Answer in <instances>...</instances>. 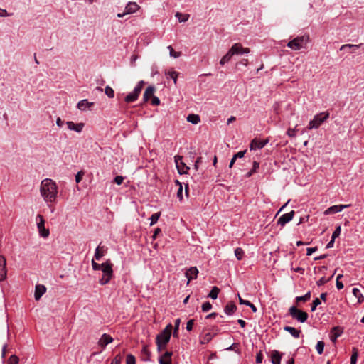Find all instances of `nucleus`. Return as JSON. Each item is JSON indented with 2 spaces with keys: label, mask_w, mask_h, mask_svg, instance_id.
Returning a JSON list of instances; mask_svg holds the SVG:
<instances>
[{
  "label": "nucleus",
  "mask_w": 364,
  "mask_h": 364,
  "mask_svg": "<svg viewBox=\"0 0 364 364\" xmlns=\"http://www.w3.org/2000/svg\"><path fill=\"white\" fill-rule=\"evenodd\" d=\"M40 192L45 201L54 203L58 193V186L54 181L46 178L41 183Z\"/></svg>",
  "instance_id": "1"
},
{
  "label": "nucleus",
  "mask_w": 364,
  "mask_h": 364,
  "mask_svg": "<svg viewBox=\"0 0 364 364\" xmlns=\"http://www.w3.org/2000/svg\"><path fill=\"white\" fill-rule=\"evenodd\" d=\"M309 41V35H303L297 36L289 41L287 46L293 50H299L306 47V43Z\"/></svg>",
  "instance_id": "2"
},
{
  "label": "nucleus",
  "mask_w": 364,
  "mask_h": 364,
  "mask_svg": "<svg viewBox=\"0 0 364 364\" xmlns=\"http://www.w3.org/2000/svg\"><path fill=\"white\" fill-rule=\"evenodd\" d=\"M330 117L328 112H323L316 114L312 120L309 122V129H318L322 123L326 121Z\"/></svg>",
  "instance_id": "3"
},
{
  "label": "nucleus",
  "mask_w": 364,
  "mask_h": 364,
  "mask_svg": "<svg viewBox=\"0 0 364 364\" xmlns=\"http://www.w3.org/2000/svg\"><path fill=\"white\" fill-rule=\"evenodd\" d=\"M288 313L293 318L297 320L300 323L306 322L309 317L306 312L297 309L294 306H292L289 309Z\"/></svg>",
  "instance_id": "4"
},
{
  "label": "nucleus",
  "mask_w": 364,
  "mask_h": 364,
  "mask_svg": "<svg viewBox=\"0 0 364 364\" xmlns=\"http://www.w3.org/2000/svg\"><path fill=\"white\" fill-rule=\"evenodd\" d=\"M145 82L144 80H140L136 87H134V90L129 93L124 98V101L127 103H131L135 102L138 97L139 94L141 93L143 87L144 85Z\"/></svg>",
  "instance_id": "5"
},
{
  "label": "nucleus",
  "mask_w": 364,
  "mask_h": 364,
  "mask_svg": "<svg viewBox=\"0 0 364 364\" xmlns=\"http://www.w3.org/2000/svg\"><path fill=\"white\" fill-rule=\"evenodd\" d=\"M37 228L38 229L39 235L46 238L48 237L50 232L48 229L45 228V220L43 215L38 214L36 216Z\"/></svg>",
  "instance_id": "6"
},
{
  "label": "nucleus",
  "mask_w": 364,
  "mask_h": 364,
  "mask_svg": "<svg viewBox=\"0 0 364 364\" xmlns=\"http://www.w3.org/2000/svg\"><path fill=\"white\" fill-rule=\"evenodd\" d=\"M174 159L178 173L180 175L186 174L190 168L183 161V156L176 155Z\"/></svg>",
  "instance_id": "7"
},
{
  "label": "nucleus",
  "mask_w": 364,
  "mask_h": 364,
  "mask_svg": "<svg viewBox=\"0 0 364 364\" xmlns=\"http://www.w3.org/2000/svg\"><path fill=\"white\" fill-rule=\"evenodd\" d=\"M269 139L264 140H259L257 138L253 139L250 144V150L261 149L264 147L268 143Z\"/></svg>",
  "instance_id": "8"
},
{
  "label": "nucleus",
  "mask_w": 364,
  "mask_h": 364,
  "mask_svg": "<svg viewBox=\"0 0 364 364\" xmlns=\"http://www.w3.org/2000/svg\"><path fill=\"white\" fill-rule=\"evenodd\" d=\"M294 214L295 212L294 210L283 214L277 220V225H280L282 227H284L287 223H288L293 219Z\"/></svg>",
  "instance_id": "9"
},
{
  "label": "nucleus",
  "mask_w": 364,
  "mask_h": 364,
  "mask_svg": "<svg viewBox=\"0 0 364 364\" xmlns=\"http://www.w3.org/2000/svg\"><path fill=\"white\" fill-rule=\"evenodd\" d=\"M113 264L111 262L110 259H107L105 262L102 263V268L100 270L103 272V275L107 277H113Z\"/></svg>",
  "instance_id": "10"
},
{
  "label": "nucleus",
  "mask_w": 364,
  "mask_h": 364,
  "mask_svg": "<svg viewBox=\"0 0 364 364\" xmlns=\"http://www.w3.org/2000/svg\"><path fill=\"white\" fill-rule=\"evenodd\" d=\"M231 50L234 55L247 54L250 52V48H243L240 43H235L232 45Z\"/></svg>",
  "instance_id": "11"
},
{
  "label": "nucleus",
  "mask_w": 364,
  "mask_h": 364,
  "mask_svg": "<svg viewBox=\"0 0 364 364\" xmlns=\"http://www.w3.org/2000/svg\"><path fill=\"white\" fill-rule=\"evenodd\" d=\"M350 205H335L329 207L325 210V215L334 214L342 211L344 208L350 207Z\"/></svg>",
  "instance_id": "12"
},
{
  "label": "nucleus",
  "mask_w": 364,
  "mask_h": 364,
  "mask_svg": "<svg viewBox=\"0 0 364 364\" xmlns=\"http://www.w3.org/2000/svg\"><path fill=\"white\" fill-rule=\"evenodd\" d=\"M6 262L4 256L0 255V282L4 281L6 278Z\"/></svg>",
  "instance_id": "13"
},
{
  "label": "nucleus",
  "mask_w": 364,
  "mask_h": 364,
  "mask_svg": "<svg viewBox=\"0 0 364 364\" xmlns=\"http://www.w3.org/2000/svg\"><path fill=\"white\" fill-rule=\"evenodd\" d=\"M173 355L172 351H166L163 355L159 358V364H172L171 357Z\"/></svg>",
  "instance_id": "14"
},
{
  "label": "nucleus",
  "mask_w": 364,
  "mask_h": 364,
  "mask_svg": "<svg viewBox=\"0 0 364 364\" xmlns=\"http://www.w3.org/2000/svg\"><path fill=\"white\" fill-rule=\"evenodd\" d=\"M198 270L196 267H191L188 269L185 273L186 278L188 279V284L193 279L197 278Z\"/></svg>",
  "instance_id": "15"
},
{
  "label": "nucleus",
  "mask_w": 364,
  "mask_h": 364,
  "mask_svg": "<svg viewBox=\"0 0 364 364\" xmlns=\"http://www.w3.org/2000/svg\"><path fill=\"white\" fill-rule=\"evenodd\" d=\"M113 341L112 337L107 333H103L101 336L100 341H99V345L103 348H105L107 345L109 343H111Z\"/></svg>",
  "instance_id": "16"
},
{
  "label": "nucleus",
  "mask_w": 364,
  "mask_h": 364,
  "mask_svg": "<svg viewBox=\"0 0 364 364\" xmlns=\"http://www.w3.org/2000/svg\"><path fill=\"white\" fill-rule=\"evenodd\" d=\"M46 287L43 284H37L35 288L34 297L36 301L40 300L41 296L46 293Z\"/></svg>",
  "instance_id": "17"
},
{
  "label": "nucleus",
  "mask_w": 364,
  "mask_h": 364,
  "mask_svg": "<svg viewBox=\"0 0 364 364\" xmlns=\"http://www.w3.org/2000/svg\"><path fill=\"white\" fill-rule=\"evenodd\" d=\"M156 91V88L154 86L151 85L149 86L146 90L143 95V102L145 103L149 101V100L154 96V93Z\"/></svg>",
  "instance_id": "18"
},
{
  "label": "nucleus",
  "mask_w": 364,
  "mask_h": 364,
  "mask_svg": "<svg viewBox=\"0 0 364 364\" xmlns=\"http://www.w3.org/2000/svg\"><path fill=\"white\" fill-rule=\"evenodd\" d=\"M66 124L68 126V128L70 130L75 131L76 132H78V133L82 132L83 127H84L83 123L75 124L72 121L67 122Z\"/></svg>",
  "instance_id": "19"
},
{
  "label": "nucleus",
  "mask_w": 364,
  "mask_h": 364,
  "mask_svg": "<svg viewBox=\"0 0 364 364\" xmlns=\"http://www.w3.org/2000/svg\"><path fill=\"white\" fill-rule=\"evenodd\" d=\"M139 9V6L136 2L129 1L125 7V14H134Z\"/></svg>",
  "instance_id": "20"
},
{
  "label": "nucleus",
  "mask_w": 364,
  "mask_h": 364,
  "mask_svg": "<svg viewBox=\"0 0 364 364\" xmlns=\"http://www.w3.org/2000/svg\"><path fill=\"white\" fill-rule=\"evenodd\" d=\"M237 306L232 301L228 302L226 306L224 307V312L228 315H232L237 310Z\"/></svg>",
  "instance_id": "21"
},
{
  "label": "nucleus",
  "mask_w": 364,
  "mask_h": 364,
  "mask_svg": "<svg viewBox=\"0 0 364 364\" xmlns=\"http://www.w3.org/2000/svg\"><path fill=\"white\" fill-rule=\"evenodd\" d=\"M343 329L341 326H335L332 328L333 335L331 336L332 342H336L337 338L343 333Z\"/></svg>",
  "instance_id": "22"
},
{
  "label": "nucleus",
  "mask_w": 364,
  "mask_h": 364,
  "mask_svg": "<svg viewBox=\"0 0 364 364\" xmlns=\"http://www.w3.org/2000/svg\"><path fill=\"white\" fill-rule=\"evenodd\" d=\"M283 353H279L278 350H272V364H280L281 360L283 356Z\"/></svg>",
  "instance_id": "23"
},
{
  "label": "nucleus",
  "mask_w": 364,
  "mask_h": 364,
  "mask_svg": "<svg viewBox=\"0 0 364 364\" xmlns=\"http://www.w3.org/2000/svg\"><path fill=\"white\" fill-rule=\"evenodd\" d=\"M284 330L289 332L294 338H298L300 336L301 331L296 329L294 327L285 326Z\"/></svg>",
  "instance_id": "24"
},
{
  "label": "nucleus",
  "mask_w": 364,
  "mask_h": 364,
  "mask_svg": "<svg viewBox=\"0 0 364 364\" xmlns=\"http://www.w3.org/2000/svg\"><path fill=\"white\" fill-rule=\"evenodd\" d=\"M107 250V247L102 246V247H100V246H98L96 249H95V255H94V257L96 260H100L101 258L104 256V252H105Z\"/></svg>",
  "instance_id": "25"
},
{
  "label": "nucleus",
  "mask_w": 364,
  "mask_h": 364,
  "mask_svg": "<svg viewBox=\"0 0 364 364\" xmlns=\"http://www.w3.org/2000/svg\"><path fill=\"white\" fill-rule=\"evenodd\" d=\"M93 105V102H89L87 100H82L77 103V107L80 110H85L87 108H90Z\"/></svg>",
  "instance_id": "26"
},
{
  "label": "nucleus",
  "mask_w": 364,
  "mask_h": 364,
  "mask_svg": "<svg viewBox=\"0 0 364 364\" xmlns=\"http://www.w3.org/2000/svg\"><path fill=\"white\" fill-rule=\"evenodd\" d=\"M171 336L159 333L156 338V341L164 345H166L170 341Z\"/></svg>",
  "instance_id": "27"
},
{
  "label": "nucleus",
  "mask_w": 364,
  "mask_h": 364,
  "mask_svg": "<svg viewBox=\"0 0 364 364\" xmlns=\"http://www.w3.org/2000/svg\"><path fill=\"white\" fill-rule=\"evenodd\" d=\"M233 55L234 54L230 48L228 53L221 58L220 60V64L221 65H224L225 63H228L231 60Z\"/></svg>",
  "instance_id": "28"
},
{
  "label": "nucleus",
  "mask_w": 364,
  "mask_h": 364,
  "mask_svg": "<svg viewBox=\"0 0 364 364\" xmlns=\"http://www.w3.org/2000/svg\"><path fill=\"white\" fill-rule=\"evenodd\" d=\"M363 46V43H360V44H358V45H355V44H344L343 46H341V47L340 48V50H344L347 48H349L350 50H352V51H350L351 53H354L355 49L357 48H360L361 46Z\"/></svg>",
  "instance_id": "29"
},
{
  "label": "nucleus",
  "mask_w": 364,
  "mask_h": 364,
  "mask_svg": "<svg viewBox=\"0 0 364 364\" xmlns=\"http://www.w3.org/2000/svg\"><path fill=\"white\" fill-rule=\"evenodd\" d=\"M187 121L193 124H197L200 122V118L198 114H190L187 117Z\"/></svg>",
  "instance_id": "30"
},
{
  "label": "nucleus",
  "mask_w": 364,
  "mask_h": 364,
  "mask_svg": "<svg viewBox=\"0 0 364 364\" xmlns=\"http://www.w3.org/2000/svg\"><path fill=\"white\" fill-rule=\"evenodd\" d=\"M311 299V291H309L304 295L301 296H296L295 299L296 302L298 304L299 302H306Z\"/></svg>",
  "instance_id": "31"
},
{
  "label": "nucleus",
  "mask_w": 364,
  "mask_h": 364,
  "mask_svg": "<svg viewBox=\"0 0 364 364\" xmlns=\"http://www.w3.org/2000/svg\"><path fill=\"white\" fill-rule=\"evenodd\" d=\"M215 334H212L210 333H205L204 336H203L200 338V343L201 344H206V343H209L213 339V338L215 336Z\"/></svg>",
  "instance_id": "32"
},
{
  "label": "nucleus",
  "mask_w": 364,
  "mask_h": 364,
  "mask_svg": "<svg viewBox=\"0 0 364 364\" xmlns=\"http://www.w3.org/2000/svg\"><path fill=\"white\" fill-rule=\"evenodd\" d=\"M166 75L167 78H168V77L171 78L173 80L174 84H176L177 78L178 76V72H176L175 70H169L167 73H166Z\"/></svg>",
  "instance_id": "33"
},
{
  "label": "nucleus",
  "mask_w": 364,
  "mask_h": 364,
  "mask_svg": "<svg viewBox=\"0 0 364 364\" xmlns=\"http://www.w3.org/2000/svg\"><path fill=\"white\" fill-rule=\"evenodd\" d=\"M352 291H353V295L356 298H358V303H362L364 301V296H363L360 289H358V288H353Z\"/></svg>",
  "instance_id": "34"
},
{
  "label": "nucleus",
  "mask_w": 364,
  "mask_h": 364,
  "mask_svg": "<svg viewBox=\"0 0 364 364\" xmlns=\"http://www.w3.org/2000/svg\"><path fill=\"white\" fill-rule=\"evenodd\" d=\"M220 291V290L218 287H213L210 290V293L208 294V296L211 298L212 299H216L218 298Z\"/></svg>",
  "instance_id": "35"
},
{
  "label": "nucleus",
  "mask_w": 364,
  "mask_h": 364,
  "mask_svg": "<svg viewBox=\"0 0 364 364\" xmlns=\"http://www.w3.org/2000/svg\"><path fill=\"white\" fill-rule=\"evenodd\" d=\"M358 356V350L357 348L353 347L352 349V355L350 358V364H356Z\"/></svg>",
  "instance_id": "36"
},
{
  "label": "nucleus",
  "mask_w": 364,
  "mask_h": 364,
  "mask_svg": "<svg viewBox=\"0 0 364 364\" xmlns=\"http://www.w3.org/2000/svg\"><path fill=\"white\" fill-rule=\"evenodd\" d=\"M180 323H181V318H178L175 320L174 328H173V336L174 338H178V331H179Z\"/></svg>",
  "instance_id": "37"
},
{
  "label": "nucleus",
  "mask_w": 364,
  "mask_h": 364,
  "mask_svg": "<svg viewBox=\"0 0 364 364\" xmlns=\"http://www.w3.org/2000/svg\"><path fill=\"white\" fill-rule=\"evenodd\" d=\"M324 346H325V343L323 341H320L317 342V343L316 345V349L317 353L319 355H321L323 353Z\"/></svg>",
  "instance_id": "38"
},
{
  "label": "nucleus",
  "mask_w": 364,
  "mask_h": 364,
  "mask_svg": "<svg viewBox=\"0 0 364 364\" xmlns=\"http://www.w3.org/2000/svg\"><path fill=\"white\" fill-rule=\"evenodd\" d=\"M245 252L241 247H237L235 250V255L238 260H241L244 257Z\"/></svg>",
  "instance_id": "39"
},
{
  "label": "nucleus",
  "mask_w": 364,
  "mask_h": 364,
  "mask_svg": "<svg viewBox=\"0 0 364 364\" xmlns=\"http://www.w3.org/2000/svg\"><path fill=\"white\" fill-rule=\"evenodd\" d=\"M105 93L109 98H113L114 97V90L109 87L106 86L105 88Z\"/></svg>",
  "instance_id": "40"
},
{
  "label": "nucleus",
  "mask_w": 364,
  "mask_h": 364,
  "mask_svg": "<svg viewBox=\"0 0 364 364\" xmlns=\"http://www.w3.org/2000/svg\"><path fill=\"white\" fill-rule=\"evenodd\" d=\"M160 215H161L160 212H158V213H154L151 215V216L150 218V220H151L150 225L151 226L157 223Z\"/></svg>",
  "instance_id": "41"
},
{
  "label": "nucleus",
  "mask_w": 364,
  "mask_h": 364,
  "mask_svg": "<svg viewBox=\"0 0 364 364\" xmlns=\"http://www.w3.org/2000/svg\"><path fill=\"white\" fill-rule=\"evenodd\" d=\"M172 328H173L172 324L171 323H168L166 326V328L162 331H161L160 333H161L163 334H165V335H167V336L170 335V336H171Z\"/></svg>",
  "instance_id": "42"
},
{
  "label": "nucleus",
  "mask_w": 364,
  "mask_h": 364,
  "mask_svg": "<svg viewBox=\"0 0 364 364\" xmlns=\"http://www.w3.org/2000/svg\"><path fill=\"white\" fill-rule=\"evenodd\" d=\"M111 279H112V277H107L105 275H102V278H100L99 279V283L101 285H105L110 282Z\"/></svg>",
  "instance_id": "43"
},
{
  "label": "nucleus",
  "mask_w": 364,
  "mask_h": 364,
  "mask_svg": "<svg viewBox=\"0 0 364 364\" xmlns=\"http://www.w3.org/2000/svg\"><path fill=\"white\" fill-rule=\"evenodd\" d=\"M321 304L319 298H316L313 300L311 306V311H314L316 309V307Z\"/></svg>",
  "instance_id": "44"
},
{
  "label": "nucleus",
  "mask_w": 364,
  "mask_h": 364,
  "mask_svg": "<svg viewBox=\"0 0 364 364\" xmlns=\"http://www.w3.org/2000/svg\"><path fill=\"white\" fill-rule=\"evenodd\" d=\"M168 49L169 50V52H170V55L174 58H177L178 57H180L181 55V53L180 52H176L173 48H172L171 46H168Z\"/></svg>",
  "instance_id": "45"
},
{
  "label": "nucleus",
  "mask_w": 364,
  "mask_h": 364,
  "mask_svg": "<svg viewBox=\"0 0 364 364\" xmlns=\"http://www.w3.org/2000/svg\"><path fill=\"white\" fill-rule=\"evenodd\" d=\"M18 362L19 359L15 355H11L8 360V364H18Z\"/></svg>",
  "instance_id": "46"
},
{
  "label": "nucleus",
  "mask_w": 364,
  "mask_h": 364,
  "mask_svg": "<svg viewBox=\"0 0 364 364\" xmlns=\"http://www.w3.org/2000/svg\"><path fill=\"white\" fill-rule=\"evenodd\" d=\"M126 364H136V359L132 354H128L126 358Z\"/></svg>",
  "instance_id": "47"
},
{
  "label": "nucleus",
  "mask_w": 364,
  "mask_h": 364,
  "mask_svg": "<svg viewBox=\"0 0 364 364\" xmlns=\"http://www.w3.org/2000/svg\"><path fill=\"white\" fill-rule=\"evenodd\" d=\"M341 232V226H338L336 228L335 230L333 231L331 238H333L336 240V238L338 237Z\"/></svg>",
  "instance_id": "48"
},
{
  "label": "nucleus",
  "mask_w": 364,
  "mask_h": 364,
  "mask_svg": "<svg viewBox=\"0 0 364 364\" xmlns=\"http://www.w3.org/2000/svg\"><path fill=\"white\" fill-rule=\"evenodd\" d=\"M212 309V304L209 301H206L202 305V311H208Z\"/></svg>",
  "instance_id": "49"
},
{
  "label": "nucleus",
  "mask_w": 364,
  "mask_h": 364,
  "mask_svg": "<svg viewBox=\"0 0 364 364\" xmlns=\"http://www.w3.org/2000/svg\"><path fill=\"white\" fill-rule=\"evenodd\" d=\"M263 360V354L262 350H259L256 355V363L261 364Z\"/></svg>",
  "instance_id": "50"
},
{
  "label": "nucleus",
  "mask_w": 364,
  "mask_h": 364,
  "mask_svg": "<svg viewBox=\"0 0 364 364\" xmlns=\"http://www.w3.org/2000/svg\"><path fill=\"white\" fill-rule=\"evenodd\" d=\"M122 360V356L120 354L117 355L112 360L111 364H120Z\"/></svg>",
  "instance_id": "51"
},
{
  "label": "nucleus",
  "mask_w": 364,
  "mask_h": 364,
  "mask_svg": "<svg viewBox=\"0 0 364 364\" xmlns=\"http://www.w3.org/2000/svg\"><path fill=\"white\" fill-rule=\"evenodd\" d=\"M102 263L98 264L94 259L92 260V267L94 270H95V271L100 270V269L102 268Z\"/></svg>",
  "instance_id": "52"
},
{
  "label": "nucleus",
  "mask_w": 364,
  "mask_h": 364,
  "mask_svg": "<svg viewBox=\"0 0 364 364\" xmlns=\"http://www.w3.org/2000/svg\"><path fill=\"white\" fill-rule=\"evenodd\" d=\"M328 281H329V279H326V277H322L321 278H320V279L316 282V284H317V286L320 287V286H322V285L325 284H326V283H327Z\"/></svg>",
  "instance_id": "53"
},
{
  "label": "nucleus",
  "mask_w": 364,
  "mask_h": 364,
  "mask_svg": "<svg viewBox=\"0 0 364 364\" xmlns=\"http://www.w3.org/2000/svg\"><path fill=\"white\" fill-rule=\"evenodd\" d=\"M124 178L122 176H117L114 178V183L117 185H121L124 181Z\"/></svg>",
  "instance_id": "54"
},
{
  "label": "nucleus",
  "mask_w": 364,
  "mask_h": 364,
  "mask_svg": "<svg viewBox=\"0 0 364 364\" xmlns=\"http://www.w3.org/2000/svg\"><path fill=\"white\" fill-rule=\"evenodd\" d=\"M151 105H154V106H157V105H160V100L158 97L156 96H153L151 97Z\"/></svg>",
  "instance_id": "55"
},
{
  "label": "nucleus",
  "mask_w": 364,
  "mask_h": 364,
  "mask_svg": "<svg viewBox=\"0 0 364 364\" xmlns=\"http://www.w3.org/2000/svg\"><path fill=\"white\" fill-rule=\"evenodd\" d=\"M193 323H194L193 319H190L189 321H188V322L186 323V328L188 331H192Z\"/></svg>",
  "instance_id": "56"
},
{
  "label": "nucleus",
  "mask_w": 364,
  "mask_h": 364,
  "mask_svg": "<svg viewBox=\"0 0 364 364\" xmlns=\"http://www.w3.org/2000/svg\"><path fill=\"white\" fill-rule=\"evenodd\" d=\"M84 173L80 171L75 176V181L77 183H80L82 181Z\"/></svg>",
  "instance_id": "57"
},
{
  "label": "nucleus",
  "mask_w": 364,
  "mask_h": 364,
  "mask_svg": "<svg viewBox=\"0 0 364 364\" xmlns=\"http://www.w3.org/2000/svg\"><path fill=\"white\" fill-rule=\"evenodd\" d=\"M177 197L178 198V199L180 200H183V187H182V184H180V187L178 189Z\"/></svg>",
  "instance_id": "58"
},
{
  "label": "nucleus",
  "mask_w": 364,
  "mask_h": 364,
  "mask_svg": "<svg viewBox=\"0 0 364 364\" xmlns=\"http://www.w3.org/2000/svg\"><path fill=\"white\" fill-rule=\"evenodd\" d=\"M141 353L147 356V359L146 360H149V357L151 355V353L148 350L147 346H144L143 347V348L141 350Z\"/></svg>",
  "instance_id": "59"
},
{
  "label": "nucleus",
  "mask_w": 364,
  "mask_h": 364,
  "mask_svg": "<svg viewBox=\"0 0 364 364\" xmlns=\"http://www.w3.org/2000/svg\"><path fill=\"white\" fill-rule=\"evenodd\" d=\"M317 250V247H309L306 249V255L310 256Z\"/></svg>",
  "instance_id": "60"
},
{
  "label": "nucleus",
  "mask_w": 364,
  "mask_h": 364,
  "mask_svg": "<svg viewBox=\"0 0 364 364\" xmlns=\"http://www.w3.org/2000/svg\"><path fill=\"white\" fill-rule=\"evenodd\" d=\"M246 151H247L246 150L238 151L233 156L235 157V159H238V158L241 159V158L244 157V155L246 153Z\"/></svg>",
  "instance_id": "61"
},
{
  "label": "nucleus",
  "mask_w": 364,
  "mask_h": 364,
  "mask_svg": "<svg viewBox=\"0 0 364 364\" xmlns=\"http://www.w3.org/2000/svg\"><path fill=\"white\" fill-rule=\"evenodd\" d=\"M156 343L157 346V351L161 352L162 350H164L166 348V345H164V343H161L159 341H156Z\"/></svg>",
  "instance_id": "62"
},
{
  "label": "nucleus",
  "mask_w": 364,
  "mask_h": 364,
  "mask_svg": "<svg viewBox=\"0 0 364 364\" xmlns=\"http://www.w3.org/2000/svg\"><path fill=\"white\" fill-rule=\"evenodd\" d=\"M259 168V163L257 161H254L252 165V172H257V169Z\"/></svg>",
  "instance_id": "63"
},
{
  "label": "nucleus",
  "mask_w": 364,
  "mask_h": 364,
  "mask_svg": "<svg viewBox=\"0 0 364 364\" xmlns=\"http://www.w3.org/2000/svg\"><path fill=\"white\" fill-rule=\"evenodd\" d=\"M238 298H239V302L240 304H243V305H245L247 306V305H249L250 304V301L248 300H244L241 298V296H240V294H238Z\"/></svg>",
  "instance_id": "64"
}]
</instances>
